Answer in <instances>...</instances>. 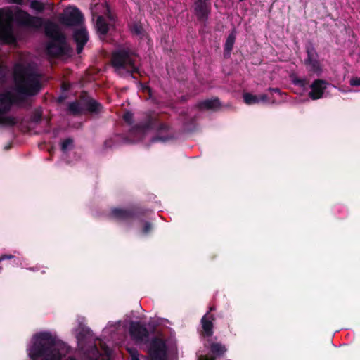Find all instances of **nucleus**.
Masks as SVG:
<instances>
[{
    "mask_svg": "<svg viewBox=\"0 0 360 360\" xmlns=\"http://www.w3.org/2000/svg\"><path fill=\"white\" fill-rule=\"evenodd\" d=\"M13 78L18 95L13 91L0 93V124L13 126L18 123L17 117L9 112L15 104H19L21 96H31L38 94L41 89L40 75L35 67L17 63L13 68Z\"/></svg>",
    "mask_w": 360,
    "mask_h": 360,
    "instance_id": "obj_1",
    "label": "nucleus"
},
{
    "mask_svg": "<svg viewBox=\"0 0 360 360\" xmlns=\"http://www.w3.org/2000/svg\"><path fill=\"white\" fill-rule=\"evenodd\" d=\"M28 30H38L43 25L40 17L33 16L18 6L0 8V41L5 44L15 43L13 25Z\"/></svg>",
    "mask_w": 360,
    "mask_h": 360,
    "instance_id": "obj_2",
    "label": "nucleus"
},
{
    "mask_svg": "<svg viewBox=\"0 0 360 360\" xmlns=\"http://www.w3.org/2000/svg\"><path fill=\"white\" fill-rule=\"evenodd\" d=\"M57 339H34L29 349L32 360H60L61 354L56 347Z\"/></svg>",
    "mask_w": 360,
    "mask_h": 360,
    "instance_id": "obj_3",
    "label": "nucleus"
},
{
    "mask_svg": "<svg viewBox=\"0 0 360 360\" xmlns=\"http://www.w3.org/2000/svg\"><path fill=\"white\" fill-rule=\"evenodd\" d=\"M112 64L120 75L139 72L138 57L132 52L126 50H117L112 56Z\"/></svg>",
    "mask_w": 360,
    "mask_h": 360,
    "instance_id": "obj_4",
    "label": "nucleus"
},
{
    "mask_svg": "<svg viewBox=\"0 0 360 360\" xmlns=\"http://www.w3.org/2000/svg\"><path fill=\"white\" fill-rule=\"evenodd\" d=\"M46 34L51 38L47 45V54L51 57L63 55L66 49L65 37L60 33L58 26L53 22H48L45 27Z\"/></svg>",
    "mask_w": 360,
    "mask_h": 360,
    "instance_id": "obj_5",
    "label": "nucleus"
},
{
    "mask_svg": "<svg viewBox=\"0 0 360 360\" xmlns=\"http://www.w3.org/2000/svg\"><path fill=\"white\" fill-rule=\"evenodd\" d=\"M158 114L155 111L146 114L143 122L135 125L130 131V135L136 141L141 140L149 135L156 126Z\"/></svg>",
    "mask_w": 360,
    "mask_h": 360,
    "instance_id": "obj_6",
    "label": "nucleus"
},
{
    "mask_svg": "<svg viewBox=\"0 0 360 360\" xmlns=\"http://www.w3.org/2000/svg\"><path fill=\"white\" fill-rule=\"evenodd\" d=\"M205 347L207 348V354H198L197 360H216L222 356L226 351L224 345L221 343L212 342L211 339H207L205 342Z\"/></svg>",
    "mask_w": 360,
    "mask_h": 360,
    "instance_id": "obj_7",
    "label": "nucleus"
},
{
    "mask_svg": "<svg viewBox=\"0 0 360 360\" xmlns=\"http://www.w3.org/2000/svg\"><path fill=\"white\" fill-rule=\"evenodd\" d=\"M166 339H159V360H178V349L176 342L167 344Z\"/></svg>",
    "mask_w": 360,
    "mask_h": 360,
    "instance_id": "obj_8",
    "label": "nucleus"
},
{
    "mask_svg": "<svg viewBox=\"0 0 360 360\" xmlns=\"http://www.w3.org/2000/svg\"><path fill=\"white\" fill-rule=\"evenodd\" d=\"M83 20L82 14L79 9L75 7L67 8L60 18L61 22L68 26L79 25Z\"/></svg>",
    "mask_w": 360,
    "mask_h": 360,
    "instance_id": "obj_9",
    "label": "nucleus"
},
{
    "mask_svg": "<svg viewBox=\"0 0 360 360\" xmlns=\"http://www.w3.org/2000/svg\"><path fill=\"white\" fill-rule=\"evenodd\" d=\"M131 338H148L152 330L143 321H131L129 324Z\"/></svg>",
    "mask_w": 360,
    "mask_h": 360,
    "instance_id": "obj_10",
    "label": "nucleus"
},
{
    "mask_svg": "<svg viewBox=\"0 0 360 360\" xmlns=\"http://www.w3.org/2000/svg\"><path fill=\"white\" fill-rule=\"evenodd\" d=\"M125 321H109L103 329L105 335H121L127 330Z\"/></svg>",
    "mask_w": 360,
    "mask_h": 360,
    "instance_id": "obj_11",
    "label": "nucleus"
},
{
    "mask_svg": "<svg viewBox=\"0 0 360 360\" xmlns=\"http://www.w3.org/2000/svg\"><path fill=\"white\" fill-rule=\"evenodd\" d=\"M108 13H109L108 8H106ZM114 23V18L110 13L108 14L107 17L99 15L97 17L96 22V27L98 33L100 35H105L108 32L109 28Z\"/></svg>",
    "mask_w": 360,
    "mask_h": 360,
    "instance_id": "obj_12",
    "label": "nucleus"
},
{
    "mask_svg": "<svg viewBox=\"0 0 360 360\" xmlns=\"http://www.w3.org/2000/svg\"><path fill=\"white\" fill-rule=\"evenodd\" d=\"M210 0H196L195 1L194 10L199 19L204 20L207 19L210 10Z\"/></svg>",
    "mask_w": 360,
    "mask_h": 360,
    "instance_id": "obj_13",
    "label": "nucleus"
},
{
    "mask_svg": "<svg viewBox=\"0 0 360 360\" xmlns=\"http://www.w3.org/2000/svg\"><path fill=\"white\" fill-rule=\"evenodd\" d=\"M74 39L77 45V51L78 53H80L89 39L86 28L81 27L76 29L74 32Z\"/></svg>",
    "mask_w": 360,
    "mask_h": 360,
    "instance_id": "obj_14",
    "label": "nucleus"
},
{
    "mask_svg": "<svg viewBox=\"0 0 360 360\" xmlns=\"http://www.w3.org/2000/svg\"><path fill=\"white\" fill-rule=\"evenodd\" d=\"M328 84L326 82L323 80H316L311 86V91L309 93L310 97L314 100L321 98Z\"/></svg>",
    "mask_w": 360,
    "mask_h": 360,
    "instance_id": "obj_15",
    "label": "nucleus"
},
{
    "mask_svg": "<svg viewBox=\"0 0 360 360\" xmlns=\"http://www.w3.org/2000/svg\"><path fill=\"white\" fill-rule=\"evenodd\" d=\"M214 317L212 314L207 312L201 319V325L203 334L205 336H211L212 335L213 321Z\"/></svg>",
    "mask_w": 360,
    "mask_h": 360,
    "instance_id": "obj_16",
    "label": "nucleus"
},
{
    "mask_svg": "<svg viewBox=\"0 0 360 360\" xmlns=\"http://www.w3.org/2000/svg\"><path fill=\"white\" fill-rule=\"evenodd\" d=\"M243 99L246 104L253 105L259 103H267L268 98L266 94H261L259 96L253 95L250 93H245L243 94Z\"/></svg>",
    "mask_w": 360,
    "mask_h": 360,
    "instance_id": "obj_17",
    "label": "nucleus"
},
{
    "mask_svg": "<svg viewBox=\"0 0 360 360\" xmlns=\"http://www.w3.org/2000/svg\"><path fill=\"white\" fill-rule=\"evenodd\" d=\"M112 216L120 221H128L132 219L135 213L131 210L114 209L111 212Z\"/></svg>",
    "mask_w": 360,
    "mask_h": 360,
    "instance_id": "obj_18",
    "label": "nucleus"
},
{
    "mask_svg": "<svg viewBox=\"0 0 360 360\" xmlns=\"http://www.w3.org/2000/svg\"><path fill=\"white\" fill-rule=\"evenodd\" d=\"M308 58L306 60V63L309 68V70L314 72H319L321 71V67L319 63L316 60L314 57V54L308 51Z\"/></svg>",
    "mask_w": 360,
    "mask_h": 360,
    "instance_id": "obj_19",
    "label": "nucleus"
},
{
    "mask_svg": "<svg viewBox=\"0 0 360 360\" xmlns=\"http://www.w3.org/2000/svg\"><path fill=\"white\" fill-rule=\"evenodd\" d=\"M219 101L217 98L212 100H205L199 103L198 106L200 109L217 110L219 107Z\"/></svg>",
    "mask_w": 360,
    "mask_h": 360,
    "instance_id": "obj_20",
    "label": "nucleus"
},
{
    "mask_svg": "<svg viewBox=\"0 0 360 360\" xmlns=\"http://www.w3.org/2000/svg\"><path fill=\"white\" fill-rule=\"evenodd\" d=\"M77 338H90L93 335L91 329L84 324L80 323L77 329Z\"/></svg>",
    "mask_w": 360,
    "mask_h": 360,
    "instance_id": "obj_21",
    "label": "nucleus"
},
{
    "mask_svg": "<svg viewBox=\"0 0 360 360\" xmlns=\"http://www.w3.org/2000/svg\"><path fill=\"white\" fill-rule=\"evenodd\" d=\"M236 41V31L233 30L231 33L229 35V37L226 39L225 45H224V51L227 54H230L234 43Z\"/></svg>",
    "mask_w": 360,
    "mask_h": 360,
    "instance_id": "obj_22",
    "label": "nucleus"
},
{
    "mask_svg": "<svg viewBox=\"0 0 360 360\" xmlns=\"http://www.w3.org/2000/svg\"><path fill=\"white\" fill-rule=\"evenodd\" d=\"M84 105L85 109L91 112H97L101 109V105L94 99L87 100Z\"/></svg>",
    "mask_w": 360,
    "mask_h": 360,
    "instance_id": "obj_23",
    "label": "nucleus"
},
{
    "mask_svg": "<svg viewBox=\"0 0 360 360\" xmlns=\"http://www.w3.org/2000/svg\"><path fill=\"white\" fill-rule=\"evenodd\" d=\"M150 359L148 360H158V339H150Z\"/></svg>",
    "mask_w": 360,
    "mask_h": 360,
    "instance_id": "obj_24",
    "label": "nucleus"
},
{
    "mask_svg": "<svg viewBox=\"0 0 360 360\" xmlns=\"http://www.w3.org/2000/svg\"><path fill=\"white\" fill-rule=\"evenodd\" d=\"M69 110L75 115L81 113L83 110L81 102H73L70 103Z\"/></svg>",
    "mask_w": 360,
    "mask_h": 360,
    "instance_id": "obj_25",
    "label": "nucleus"
},
{
    "mask_svg": "<svg viewBox=\"0 0 360 360\" xmlns=\"http://www.w3.org/2000/svg\"><path fill=\"white\" fill-rule=\"evenodd\" d=\"M30 7L32 10L36 11L37 12H42L45 8L44 4L42 2L37 0L32 1L30 2Z\"/></svg>",
    "mask_w": 360,
    "mask_h": 360,
    "instance_id": "obj_26",
    "label": "nucleus"
},
{
    "mask_svg": "<svg viewBox=\"0 0 360 360\" xmlns=\"http://www.w3.org/2000/svg\"><path fill=\"white\" fill-rule=\"evenodd\" d=\"M9 72L8 68L0 58V81L4 79Z\"/></svg>",
    "mask_w": 360,
    "mask_h": 360,
    "instance_id": "obj_27",
    "label": "nucleus"
},
{
    "mask_svg": "<svg viewBox=\"0 0 360 360\" xmlns=\"http://www.w3.org/2000/svg\"><path fill=\"white\" fill-rule=\"evenodd\" d=\"M165 131H167V128L165 126H163L162 124H159V137H158L159 141L165 142V141H167L171 137V136L169 134L167 136H162V133ZM169 134H171V133H169Z\"/></svg>",
    "mask_w": 360,
    "mask_h": 360,
    "instance_id": "obj_28",
    "label": "nucleus"
},
{
    "mask_svg": "<svg viewBox=\"0 0 360 360\" xmlns=\"http://www.w3.org/2000/svg\"><path fill=\"white\" fill-rule=\"evenodd\" d=\"M34 338H56V334L50 331H42L36 333Z\"/></svg>",
    "mask_w": 360,
    "mask_h": 360,
    "instance_id": "obj_29",
    "label": "nucleus"
},
{
    "mask_svg": "<svg viewBox=\"0 0 360 360\" xmlns=\"http://www.w3.org/2000/svg\"><path fill=\"white\" fill-rule=\"evenodd\" d=\"M127 349L130 355V360H140L139 353L136 349L128 347Z\"/></svg>",
    "mask_w": 360,
    "mask_h": 360,
    "instance_id": "obj_30",
    "label": "nucleus"
},
{
    "mask_svg": "<svg viewBox=\"0 0 360 360\" xmlns=\"http://www.w3.org/2000/svg\"><path fill=\"white\" fill-rule=\"evenodd\" d=\"M73 141L71 139H67L64 140L61 143V149L63 152H65L69 148H72Z\"/></svg>",
    "mask_w": 360,
    "mask_h": 360,
    "instance_id": "obj_31",
    "label": "nucleus"
},
{
    "mask_svg": "<svg viewBox=\"0 0 360 360\" xmlns=\"http://www.w3.org/2000/svg\"><path fill=\"white\" fill-rule=\"evenodd\" d=\"M123 119L127 123L131 124L133 120V114L130 112H126L123 115Z\"/></svg>",
    "mask_w": 360,
    "mask_h": 360,
    "instance_id": "obj_32",
    "label": "nucleus"
},
{
    "mask_svg": "<svg viewBox=\"0 0 360 360\" xmlns=\"http://www.w3.org/2000/svg\"><path fill=\"white\" fill-rule=\"evenodd\" d=\"M349 84L351 86H360V77H352L349 80Z\"/></svg>",
    "mask_w": 360,
    "mask_h": 360,
    "instance_id": "obj_33",
    "label": "nucleus"
},
{
    "mask_svg": "<svg viewBox=\"0 0 360 360\" xmlns=\"http://www.w3.org/2000/svg\"><path fill=\"white\" fill-rule=\"evenodd\" d=\"M142 30H143L142 27L138 25H134L131 28L132 32L134 34H136L138 35L141 34Z\"/></svg>",
    "mask_w": 360,
    "mask_h": 360,
    "instance_id": "obj_34",
    "label": "nucleus"
},
{
    "mask_svg": "<svg viewBox=\"0 0 360 360\" xmlns=\"http://www.w3.org/2000/svg\"><path fill=\"white\" fill-rule=\"evenodd\" d=\"M143 91L144 93L148 94V98H152V92H151V89H150V88L149 86H143Z\"/></svg>",
    "mask_w": 360,
    "mask_h": 360,
    "instance_id": "obj_35",
    "label": "nucleus"
},
{
    "mask_svg": "<svg viewBox=\"0 0 360 360\" xmlns=\"http://www.w3.org/2000/svg\"><path fill=\"white\" fill-rule=\"evenodd\" d=\"M151 230V226L149 223H146L143 229V233H147Z\"/></svg>",
    "mask_w": 360,
    "mask_h": 360,
    "instance_id": "obj_36",
    "label": "nucleus"
},
{
    "mask_svg": "<svg viewBox=\"0 0 360 360\" xmlns=\"http://www.w3.org/2000/svg\"><path fill=\"white\" fill-rule=\"evenodd\" d=\"M11 3L22 5L23 3V0H9Z\"/></svg>",
    "mask_w": 360,
    "mask_h": 360,
    "instance_id": "obj_37",
    "label": "nucleus"
},
{
    "mask_svg": "<svg viewBox=\"0 0 360 360\" xmlns=\"http://www.w3.org/2000/svg\"><path fill=\"white\" fill-rule=\"evenodd\" d=\"M295 84H298V85H299V86H304V81H302V80H297V81L295 82Z\"/></svg>",
    "mask_w": 360,
    "mask_h": 360,
    "instance_id": "obj_38",
    "label": "nucleus"
},
{
    "mask_svg": "<svg viewBox=\"0 0 360 360\" xmlns=\"http://www.w3.org/2000/svg\"><path fill=\"white\" fill-rule=\"evenodd\" d=\"M269 91H274V92H276V93H280V90H279V89H278V88H275V89L269 88Z\"/></svg>",
    "mask_w": 360,
    "mask_h": 360,
    "instance_id": "obj_39",
    "label": "nucleus"
},
{
    "mask_svg": "<svg viewBox=\"0 0 360 360\" xmlns=\"http://www.w3.org/2000/svg\"><path fill=\"white\" fill-rule=\"evenodd\" d=\"M1 257H5V259H11L13 258V256L12 255H2Z\"/></svg>",
    "mask_w": 360,
    "mask_h": 360,
    "instance_id": "obj_40",
    "label": "nucleus"
},
{
    "mask_svg": "<svg viewBox=\"0 0 360 360\" xmlns=\"http://www.w3.org/2000/svg\"><path fill=\"white\" fill-rule=\"evenodd\" d=\"M136 340H139L140 342H142V340H143L144 339H142V338H140V339H135ZM147 340H148L149 339H146Z\"/></svg>",
    "mask_w": 360,
    "mask_h": 360,
    "instance_id": "obj_41",
    "label": "nucleus"
},
{
    "mask_svg": "<svg viewBox=\"0 0 360 360\" xmlns=\"http://www.w3.org/2000/svg\"><path fill=\"white\" fill-rule=\"evenodd\" d=\"M4 259H5V257H0V262H1V261H2V260H4Z\"/></svg>",
    "mask_w": 360,
    "mask_h": 360,
    "instance_id": "obj_42",
    "label": "nucleus"
},
{
    "mask_svg": "<svg viewBox=\"0 0 360 360\" xmlns=\"http://www.w3.org/2000/svg\"><path fill=\"white\" fill-rule=\"evenodd\" d=\"M95 352L96 353V355L98 354V350L96 348H95Z\"/></svg>",
    "mask_w": 360,
    "mask_h": 360,
    "instance_id": "obj_43",
    "label": "nucleus"
},
{
    "mask_svg": "<svg viewBox=\"0 0 360 360\" xmlns=\"http://www.w3.org/2000/svg\"><path fill=\"white\" fill-rule=\"evenodd\" d=\"M89 360H97V356L96 358H91Z\"/></svg>",
    "mask_w": 360,
    "mask_h": 360,
    "instance_id": "obj_44",
    "label": "nucleus"
},
{
    "mask_svg": "<svg viewBox=\"0 0 360 360\" xmlns=\"http://www.w3.org/2000/svg\"><path fill=\"white\" fill-rule=\"evenodd\" d=\"M152 140H153V141H155V137H152Z\"/></svg>",
    "mask_w": 360,
    "mask_h": 360,
    "instance_id": "obj_45",
    "label": "nucleus"
},
{
    "mask_svg": "<svg viewBox=\"0 0 360 360\" xmlns=\"http://www.w3.org/2000/svg\"><path fill=\"white\" fill-rule=\"evenodd\" d=\"M240 1H243L244 0H239Z\"/></svg>",
    "mask_w": 360,
    "mask_h": 360,
    "instance_id": "obj_46",
    "label": "nucleus"
}]
</instances>
